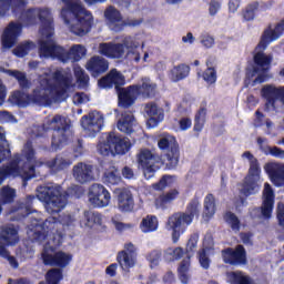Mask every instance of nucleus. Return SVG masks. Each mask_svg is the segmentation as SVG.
Masks as SVG:
<instances>
[{"label":"nucleus","instance_id":"39448f33","mask_svg":"<svg viewBox=\"0 0 284 284\" xmlns=\"http://www.w3.org/2000/svg\"><path fill=\"white\" fill-rule=\"evenodd\" d=\"M34 149L32 142H27L22 150V156L16 159L9 165L0 169V185L8 176H20L23 181L33 179L34 176Z\"/></svg>","mask_w":284,"mask_h":284},{"label":"nucleus","instance_id":"f03ea898","mask_svg":"<svg viewBox=\"0 0 284 284\" xmlns=\"http://www.w3.org/2000/svg\"><path fill=\"white\" fill-rule=\"evenodd\" d=\"M37 88L31 95L16 91L10 100L19 108H28L30 103H52L63 97L71 88H74V79L69 73L49 72L39 75Z\"/></svg>","mask_w":284,"mask_h":284},{"label":"nucleus","instance_id":"e2e57ef3","mask_svg":"<svg viewBox=\"0 0 284 284\" xmlns=\"http://www.w3.org/2000/svg\"><path fill=\"white\" fill-rule=\"evenodd\" d=\"M90 101V97L88 94L81 92V93H75L73 95V103L74 105H81L83 103H88Z\"/></svg>","mask_w":284,"mask_h":284},{"label":"nucleus","instance_id":"4be33fe9","mask_svg":"<svg viewBox=\"0 0 284 284\" xmlns=\"http://www.w3.org/2000/svg\"><path fill=\"white\" fill-rule=\"evenodd\" d=\"M23 27L21 23L10 22L9 26L4 29L2 34V45L10 50L14 43H17V39L21 37V30Z\"/></svg>","mask_w":284,"mask_h":284},{"label":"nucleus","instance_id":"bb28decb","mask_svg":"<svg viewBox=\"0 0 284 284\" xmlns=\"http://www.w3.org/2000/svg\"><path fill=\"white\" fill-rule=\"evenodd\" d=\"M73 178L78 183H90L94 181L92 165L80 162L73 166Z\"/></svg>","mask_w":284,"mask_h":284},{"label":"nucleus","instance_id":"aec40b11","mask_svg":"<svg viewBox=\"0 0 284 284\" xmlns=\"http://www.w3.org/2000/svg\"><path fill=\"white\" fill-rule=\"evenodd\" d=\"M222 258L229 265H245L247 258L245 256V248L239 245L235 250L226 248L222 251Z\"/></svg>","mask_w":284,"mask_h":284},{"label":"nucleus","instance_id":"cd10ccee","mask_svg":"<svg viewBox=\"0 0 284 284\" xmlns=\"http://www.w3.org/2000/svg\"><path fill=\"white\" fill-rule=\"evenodd\" d=\"M262 97L268 101L272 108H276L277 101H281L284 104V87L276 88L274 85H265L262 89Z\"/></svg>","mask_w":284,"mask_h":284},{"label":"nucleus","instance_id":"5701e85b","mask_svg":"<svg viewBox=\"0 0 284 284\" xmlns=\"http://www.w3.org/2000/svg\"><path fill=\"white\" fill-rule=\"evenodd\" d=\"M104 17L106 19V24L113 32H121L125 28V21H123V16L114 7H109L104 11Z\"/></svg>","mask_w":284,"mask_h":284},{"label":"nucleus","instance_id":"423d86ee","mask_svg":"<svg viewBox=\"0 0 284 284\" xmlns=\"http://www.w3.org/2000/svg\"><path fill=\"white\" fill-rule=\"evenodd\" d=\"M98 84L99 88H103V90H112V88H115L120 108H130V105H134L136 97H139L134 85L120 88V85H125V77L119 72L108 73L98 81Z\"/></svg>","mask_w":284,"mask_h":284},{"label":"nucleus","instance_id":"dca6fc26","mask_svg":"<svg viewBox=\"0 0 284 284\" xmlns=\"http://www.w3.org/2000/svg\"><path fill=\"white\" fill-rule=\"evenodd\" d=\"M111 199L110 191L105 186L101 184L91 185L89 190V202L93 207H108Z\"/></svg>","mask_w":284,"mask_h":284},{"label":"nucleus","instance_id":"8fccbe9b","mask_svg":"<svg viewBox=\"0 0 284 284\" xmlns=\"http://www.w3.org/2000/svg\"><path fill=\"white\" fill-rule=\"evenodd\" d=\"M224 220L234 232H239V230H241V221L239 220L236 214L232 212H226L224 215Z\"/></svg>","mask_w":284,"mask_h":284},{"label":"nucleus","instance_id":"1a4fd4ad","mask_svg":"<svg viewBox=\"0 0 284 284\" xmlns=\"http://www.w3.org/2000/svg\"><path fill=\"white\" fill-rule=\"evenodd\" d=\"M42 130H53L51 145L54 150H61L68 144V139L72 136L70 126H68V120L61 115H52L44 119Z\"/></svg>","mask_w":284,"mask_h":284},{"label":"nucleus","instance_id":"2eb2a0df","mask_svg":"<svg viewBox=\"0 0 284 284\" xmlns=\"http://www.w3.org/2000/svg\"><path fill=\"white\" fill-rule=\"evenodd\" d=\"M104 119L103 114L99 111H92L88 115L82 116L81 125L87 135L94 138L99 132H101V128H103Z\"/></svg>","mask_w":284,"mask_h":284},{"label":"nucleus","instance_id":"412c9836","mask_svg":"<svg viewBox=\"0 0 284 284\" xmlns=\"http://www.w3.org/2000/svg\"><path fill=\"white\" fill-rule=\"evenodd\" d=\"M213 254L214 240L212 239V235L207 234L204 237L202 250L199 251V263L203 270H210V263H212L210 256H213Z\"/></svg>","mask_w":284,"mask_h":284},{"label":"nucleus","instance_id":"7c9ffc66","mask_svg":"<svg viewBox=\"0 0 284 284\" xmlns=\"http://www.w3.org/2000/svg\"><path fill=\"white\" fill-rule=\"evenodd\" d=\"M0 241L3 245L12 246L19 243V231L14 226H3L0 229Z\"/></svg>","mask_w":284,"mask_h":284},{"label":"nucleus","instance_id":"2f4dec72","mask_svg":"<svg viewBox=\"0 0 284 284\" xmlns=\"http://www.w3.org/2000/svg\"><path fill=\"white\" fill-rule=\"evenodd\" d=\"M44 165L50 168V170H53V172H61V170H67V168L72 165V155H58L54 160L44 162Z\"/></svg>","mask_w":284,"mask_h":284},{"label":"nucleus","instance_id":"c85d7f7f","mask_svg":"<svg viewBox=\"0 0 284 284\" xmlns=\"http://www.w3.org/2000/svg\"><path fill=\"white\" fill-rule=\"evenodd\" d=\"M144 112L148 120L149 128H156L161 121H163V110L159 109V105L154 102L146 103L144 105Z\"/></svg>","mask_w":284,"mask_h":284},{"label":"nucleus","instance_id":"ea45409f","mask_svg":"<svg viewBox=\"0 0 284 284\" xmlns=\"http://www.w3.org/2000/svg\"><path fill=\"white\" fill-rule=\"evenodd\" d=\"M178 275L183 284L190 283L191 274H190V257L184 258L180 266L178 267Z\"/></svg>","mask_w":284,"mask_h":284},{"label":"nucleus","instance_id":"c03bdc74","mask_svg":"<svg viewBox=\"0 0 284 284\" xmlns=\"http://www.w3.org/2000/svg\"><path fill=\"white\" fill-rule=\"evenodd\" d=\"M10 156V144L6 140V131L0 126V163Z\"/></svg>","mask_w":284,"mask_h":284},{"label":"nucleus","instance_id":"ddd939ff","mask_svg":"<svg viewBox=\"0 0 284 284\" xmlns=\"http://www.w3.org/2000/svg\"><path fill=\"white\" fill-rule=\"evenodd\" d=\"M158 146L160 150H168L164 155V163L169 170H174L179 165V144L176 143V138L170 135V133H162L160 135Z\"/></svg>","mask_w":284,"mask_h":284},{"label":"nucleus","instance_id":"a19ab883","mask_svg":"<svg viewBox=\"0 0 284 284\" xmlns=\"http://www.w3.org/2000/svg\"><path fill=\"white\" fill-rule=\"evenodd\" d=\"M226 281L231 284H252L250 277L241 271L226 273Z\"/></svg>","mask_w":284,"mask_h":284},{"label":"nucleus","instance_id":"4d7b16f0","mask_svg":"<svg viewBox=\"0 0 284 284\" xmlns=\"http://www.w3.org/2000/svg\"><path fill=\"white\" fill-rule=\"evenodd\" d=\"M165 256L169 258V261H176L183 256V248L176 247V248H168L165 251Z\"/></svg>","mask_w":284,"mask_h":284},{"label":"nucleus","instance_id":"6e6552de","mask_svg":"<svg viewBox=\"0 0 284 284\" xmlns=\"http://www.w3.org/2000/svg\"><path fill=\"white\" fill-rule=\"evenodd\" d=\"M37 199L44 203L48 214H59L68 205V196L57 184H44L37 189Z\"/></svg>","mask_w":284,"mask_h":284},{"label":"nucleus","instance_id":"393cba45","mask_svg":"<svg viewBox=\"0 0 284 284\" xmlns=\"http://www.w3.org/2000/svg\"><path fill=\"white\" fill-rule=\"evenodd\" d=\"M100 54L110 59H125V47L122 43H101L99 45Z\"/></svg>","mask_w":284,"mask_h":284},{"label":"nucleus","instance_id":"6e6d98bb","mask_svg":"<svg viewBox=\"0 0 284 284\" xmlns=\"http://www.w3.org/2000/svg\"><path fill=\"white\" fill-rule=\"evenodd\" d=\"M146 260L149 261L151 267H156L161 261V251L154 250L148 253Z\"/></svg>","mask_w":284,"mask_h":284},{"label":"nucleus","instance_id":"4468645a","mask_svg":"<svg viewBox=\"0 0 284 284\" xmlns=\"http://www.w3.org/2000/svg\"><path fill=\"white\" fill-rule=\"evenodd\" d=\"M138 163L145 179L150 180L154 176V172L159 170L161 158L148 149H142L138 153Z\"/></svg>","mask_w":284,"mask_h":284},{"label":"nucleus","instance_id":"f257e3e1","mask_svg":"<svg viewBox=\"0 0 284 284\" xmlns=\"http://www.w3.org/2000/svg\"><path fill=\"white\" fill-rule=\"evenodd\" d=\"M40 21V57L44 59H58L61 63H71L73 72H83L79 67V61L88 54V49L82 44H74L69 51L63 47L57 45L54 42V24L52 22V13L48 9H30L22 12L20 17L23 26H34L37 20Z\"/></svg>","mask_w":284,"mask_h":284},{"label":"nucleus","instance_id":"a211bd4d","mask_svg":"<svg viewBox=\"0 0 284 284\" xmlns=\"http://www.w3.org/2000/svg\"><path fill=\"white\" fill-rule=\"evenodd\" d=\"M264 172L275 187H284V163L268 162L264 165Z\"/></svg>","mask_w":284,"mask_h":284},{"label":"nucleus","instance_id":"f8f14e48","mask_svg":"<svg viewBox=\"0 0 284 284\" xmlns=\"http://www.w3.org/2000/svg\"><path fill=\"white\" fill-rule=\"evenodd\" d=\"M130 148H132L130 139L109 133L104 134L103 141L98 144V152L102 156H110V154L114 156V154H126V152H130Z\"/></svg>","mask_w":284,"mask_h":284},{"label":"nucleus","instance_id":"c9c22d12","mask_svg":"<svg viewBox=\"0 0 284 284\" xmlns=\"http://www.w3.org/2000/svg\"><path fill=\"white\" fill-rule=\"evenodd\" d=\"M85 68L89 72H108L110 63L105 58L95 55L88 60Z\"/></svg>","mask_w":284,"mask_h":284},{"label":"nucleus","instance_id":"3c124183","mask_svg":"<svg viewBox=\"0 0 284 284\" xmlns=\"http://www.w3.org/2000/svg\"><path fill=\"white\" fill-rule=\"evenodd\" d=\"M206 115H207V111H205V109H201L197 112V114L195 115V124H194L195 132H201V130H203V125H205Z\"/></svg>","mask_w":284,"mask_h":284},{"label":"nucleus","instance_id":"f3484780","mask_svg":"<svg viewBox=\"0 0 284 284\" xmlns=\"http://www.w3.org/2000/svg\"><path fill=\"white\" fill-rule=\"evenodd\" d=\"M284 32V20L278 22L274 28L272 26L267 27L261 38L260 43L257 44V50H265L270 43L281 39Z\"/></svg>","mask_w":284,"mask_h":284},{"label":"nucleus","instance_id":"6ab92c4d","mask_svg":"<svg viewBox=\"0 0 284 284\" xmlns=\"http://www.w3.org/2000/svg\"><path fill=\"white\" fill-rule=\"evenodd\" d=\"M118 263L122 270H130L136 265V246L132 243L124 245V250L118 254Z\"/></svg>","mask_w":284,"mask_h":284},{"label":"nucleus","instance_id":"20e7f679","mask_svg":"<svg viewBox=\"0 0 284 284\" xmlns=\"http://www.w3.org/2000/svg\"><path fill=\"white\" fill-rule=\"evenodd\" d=\"M64 8L61 17L70 32L78 37H84L92 28V13L81 4V0H61Z\"/></svg>","mask_w":284,"mask_h":284},{"label":"nucleus","instance_id":"052dcab7","mask_svg":"<svg viewBox=\"0 0 284 284\" xmlns=\"http://www.w3.org/2000/svg\"><path fill=\"white\" fill-rule=\"evenodd\" d=\"M199 79H203L205 83L212 85V83H216V73L215 72H201L199 73Z\"/></svg>","mask_w":284,"mask_h":284},{"label":"nucleus","instance_id":"473e14b6","mask_svg":"<svg viewBox=\"0 0 284 284\" xmlns=\"http://www.w3.org/2000/svg\"><path fill=\"white\" fill-rule=\"evenodd\" d=\"M138 97H142L143 99H150L156 94V84L152 82L151 79L144 78L141 83L134 85Z\"/></svg>","mask_w":284,"mask_h":284},{"label":"nucleus","instance_id":"0e129e2a","mask_svg":"<svg viewBox=\"0 0 284 284\" xmlns=\"http://www.w3.org/2000/svg\"><path fill=\"white\" fill-rule=\"evenodd\" d=\"M0 123H17V119L8 111H0Z\"/></svg>","mask_w":284,"mask_h":284},{"label":"nucleus","instance_id":"09e8293b","mask_svg":"<svg viewBox=\"0 0 284 284\" xmlns=\"http://www.w3.org/2000/svg\"><path fill=\"white\" fill-rule=\"evenodd\" d=\"M104 181L109 185H118V183H121V174L119 173V170L112 168L104 174Z\"/></svg>","mask_w":284,"mask_h":284},{"label":"nucleus","instance_id":"79ce46f5","mask_svg":"<svg viewBox=\"0 0 284 284\" xmlns=\"http://www.w3.org/2000/svg\"><path fill=\"white\" fill-rule=\"evenodd\" d=\"M122 45L128 50L126 54H134V50L141 45V40L136 36H126L122 38Z\"/></svg>","mask_w":284,"mask_h":284},{"label":"nucleus","instance_id":"4c0bfd02","mask_svg":"<svg viewBox=\"0 0 284 284\" xmlns=\"http://www.w3.org/2000/svg\"><path fill=\"white\" fill-rule=\"evenodd\" d=\"M26 3V0H0V17H6V12L10 10V8L13 12H17V10L23 8Z\"/></svg>","mask_w":284,"mask_h":284},{"label":"nucleus","instance_id":"864d4df0","mask_svg":"<svg viewBox=\"0 0 284 284\" xmlns=\"http://www.w3.org/2000/svg\"><path fill=\"white\" fill-rule=\"evenodd\" d=\"M11 77H14V79L18 80L19 85L23 90H28L32 85V82H30V80H28V78H26V74L23 72H12Z\"/></svg>","mask_w":284,"mask_h":284},{"label":"nucleus","instance_id":"69168bd1","mask_svg":"<svg viewBox=\"0 0 284 284\" xmlns=\"http://www.w3.org/2000/svg\"><path fill=\"white\" fill-rule=\"evenodd\" d=\"M112 223L118 232H124V230H132L134 227V225L120 222L115 217L112 219Z\"/></svg>","mask_w":284,"mask_h":284},{"label":"nucleus","instance_id":"f704fd0d","mask_svg":"<svg viewBox=\"0 0 284 284\" xmlns=\"http://www.w3.org/2000/svg\"><path fill=\"white\" fill-rule=\"evenodd\" d=\"M101 223H103V217H101V214L91 211H84L80 220V227L84 230H92L94 225H101Z\"/></svg>","mask_w":284,"mask_h":284},{"label":"nucleus","instance_id":"37998d69","mask_svg":"<svg viewBox=\"0 0 284 284\" xmlns=\"http://www.w3.org/2000/svg\"><path fill=\"white\" fill-rule=\"evenodd\" d=\"M179 197V191L176 190H171L168 193L160 195L155 200V205L156 207H163L168 205V203H172V201H175Z\"/></svg>","mask_w":284,"mask_h":284},{"label":"nucleus","instance_id":"49530a36","mask_svg":"<svg viewBox=\"0 0 284 284\" xmlns=\"http://www.w3.org/2000/svg\"><path fill=\"white\" fill-rule=\"evenodd\" d=\"M36 48L37 45H34V42L28 41L20 43L17 48L13 49V54L20 59H23V57L28 55V53Z\"/></svg>","mask_w":284,"mask_h":284},{"label":"nucleus","instance_id":"58836bf2","mask_svg":"<svg viewBox=\"0 0 284 284\" xmlns=\"http://www.w3.org/2000/svg\"><path fill=\"white\" fill-rule=\"evenodd\" d=\"M216 214V199L213 194H207L204 197V211L203 216L206 220L212 219Z\"/></svg>","mask_w":284,"mask_h":284},{"label":"nucleus","instance_id":"72a5a7b5","mask_svg":"<svg viewBox=\"0 0 284 284\" xmlns=\"http://www.w3.org/2000/svg\"><path fill=\"white\" fill-rule=\"evenodd\" d=\"M134 125H136L134 115L128 111L123 112L118 121V130L124 132V134H132L134 132Z\"/></svg>","mask_w":284,"mask_h":284},{"label":"nucleus","instance_id":"bf43d9fd","mask_svg":"<svg viewBox=\"0 0 284 284\" xmlns=\"http://www.w3.org/2000/svg\"><path fill=\"white\" fill-rule=\"evenodd\" d=\"M264 154L266 155L270 154L275 159H284V150H282L278 146H268V149H266V152Z\"/></svg>","mask_w":284,"mask_h":284},{"label":"nucleus","instance_id":"7ed1b4c3","mask_svg":"<svg viewBox=\"0 0 284 284\" xmlns=\"http://www.w3.org/2000/svg\"><path fill=\"white\" fill-rule=\"evenodd\" d=\"M77 225V217L74 214L62 213L59 215V220L57 217L50 216L43 223L40 220L34 219L29 225V231L27 234L30 236L31 241H39L43 243L45 239H54L61 235L63 239V234L59 233V227H63V230H73Z\"/></svg>","mask_w":284,"mask_h":284},{"label":"nucleus","instance_id":"c756f323","mask_svg":"<svg viewBox=\"0 0 284 284\" xmlns=\"http://www.w3.org/2000/svg\"><path fill=\"white\" fill-rule=\"evenodd\" d=\"M264 49H258V47L255 48V53L253 55V61L256 65L257 70H261V72H267L270 68L272 67V55L266 54L263 52Z\"/></svg>","mask_w":284,"mask_h":284},{"label":"nucleus","instance_id":"603ef678","mask_svg":"<svg viewBox=\"0 0 284 284\" xmlns=\"http://www.w3.org/2000/svg\"><path fill=\"white\" fill-rule=\"evenodd\" d=\"M32 201H34V196L32 195L28 196L27 203L20 204L16 210V212H18V214H21V216H28V214L32 213V207L30 206V203H32Z\"/></svg>","mask_w":284,"mask_h":284},{"label":"nucleus","instance_id":"a878e982","mask_svg":"<svg viewBox=\"0 0 284 284\" xmlns=\"http://www.w3.org/2000/svg\"><path fill=\"white\" fill-rule=\"evenodd\" d=\"M262 215L264 219H270L272 216V211L274 210V189L270 183H264V189L262 192Z\"/></svg>","mask_w":284,"mask_h":284},{"label":"nucleus","instance_id":"0eeeda50","mask_svg":"<svg viewBox=\"0 0 284 284\" xmlns=\"http://www.w3.org/2000/svg\"><path fill=\"white\" fill-rule=\"evenodd\" d=\"M200 212L201 202L195 199L187 204L185 212L175 213L169 217L166 222V230L171 232L173 243L179 242L181 234H185L187 227L192 225L194 216H199Z\"/></svg>","mask_w":284,"mask_h":284},{"label":"nucleus","instance_id":"338daca9","mask_svg":"<svg viewBox=\"0 0 284 284\" xmlns=\"http://www.w3.org/2000/svg\"><path fill=\"white\" fill-rule=\"evenodd\" d=\"M197 244H199V234L191 235L186 244V252H194V250H196Z\"/></svg>","mask_w":284,"mask_h":284},{"label":"nucleus","instance_id":"9b49d317","mask_svg":"<svg viewBox=\"0 0 284 284\" xmlns=\"http://www.w3.org/2000/svg\"><path fill=\"white\" fill-rule=\"evenodd\" d=\"M47 241L42 251V261L44 265H57L58 267H68L72 261V254L63 251L54 252L58 245H61V235L57 237L44 239Z\"/></svg>","mask_w":284,"mask_h":284},{"label":"nucleus","instance_id":"b1692460","mask_svg":"<svg viewBox=\"0 0 284 284\" xmlns=\"http://www.w3.org/2000/svg\"><path fill=\"white\" fill-rule=\"evenodd\" d=\"M114 193L118 196V210L120 212H132L134 210V197L128 189H116Z\"/></svg>","mask_w":284,"mask_h":284},{"label":"nucleus","instance_id":"5fc2aeb1","mask_svg":"<svg viewBox=\"0 0 284 284\" xmlns=\"http://www.w3.org/2000/svg\"><path fill=\"white\" fill-rule=\"evenodd\" d=\"M176 179L172 175H164L159 183L153 184L154 190H165L168 185H172Z\"/></svg>","mask_w":284,"mask_h":284},{"label":"nucleus","instance_id":"774afa93","mask_svg":"<svg viewBox=\"0 0 284 284\" xmlns=\"http://www.w3.org/2000/svg\"><path fill=\"white\" fill-rule=\"evenodd\" d=\"M277 219H278L280 225L284 226V204L283 203L277 204Z\"/></svg>","mask_w":284,"mask_h":284},{"label":"nucleus","instance_id":"9d476101","mask_svg":"<svg viewBox=\"0 0 284 284\" xmlns=\"http://www.w3.org/2000/svg\"><path fill=\"white\" fill-rule=\"evenodd\" d=\"M242 159L248 161L250 168L240 192L243 196H253L261 192V183H263V181H261V165L258 164V160L250 151L244 152Z\"/></svg>","mask_w":284,"mask_h":284},{"label":"nucleus","instance_id":"13d9d810","mask_svg":"<svg viewBox=\"0 0 284 284\" xmlns=\"http://www.w3.org/2000/svg\"><path fill=\"white\" fill-rule=\"evenodd\" d=\"M221 6H223L221 0H211L209 3V14L211 17H216V14H219L221 11Z\"/></svg>","mask_w":284,"mask_h":284},{"label":"nucleus","instance_id":"a18cd8bd","mask_svg":"<svg viewBox=\"0 0 284 284\" xmlns=\"http://www.w3.org/2000/svg\"><path fill=\"white\" fill-rule=\"evenodd\" d=\"M268 79L267 74L263 72H248L246 74L247 85H258L261 83H265Z\"/></svg>","mask_w":284,"mask_h":284},{"label":"nucleus","instance_id":"680f3d73","mask_svg":"<svg viewBox=\"0 0 284 284\" xmlns=\"http://www.w3.org/2000/svg\"><path fill=\"white\" fill-rule=\"evenodd\" d=\"M200 43L206 49L214 48V37L210 34H202L200 37Z\"/></svg>","mask_w":284,"mask_h":284},{"label":"nucleus","instance_id":"e433bc0d","mask_svg":"<svg viewBox=\"0 0 284 284\" xmlns=\"http://www.w3.org/2000/svg\"><path fill=\"white\" fill-rule=\"evenodd\" d=\"M139 227L143 234H152L159 230V219L155 215H146L141 220Z\"/></svg>","mask_w":284,"mask_h":284},{"label":"nucleus","instance_id":"de8ad7c7","mask_svg":"<svg viewBox=\"0 0 284 284\" xmlns=\"http://www.w3.org/2000/svg\"><path fill=\"white\" fill-rule=\"evenodd\" d=\"M63 280V272L59 268H52L45 274L48 284H59Z\"/></svg>","mask_w":284,"mask_h":284}]
</instances>
